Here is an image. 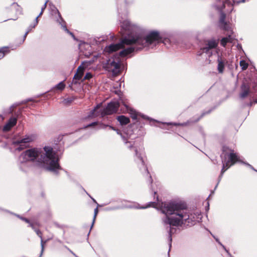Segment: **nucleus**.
Instances as JSON below:
<instances>
[{
	"instance_id": "1",
	"label": "nucleus",
	"mask_w": 257,
	"mask_h": 257,
	"mask_svg": "<svg viewBox=\"0 0 257 257\" xmlns=\"http://www.w3.org/2000/svg\"><path fill=\"white\" fill-rule=\"evenodd\" d=\"M161 210L167 216L165 224L179 226L186 223L193 224L196 221L192 214H189L186 205L182 202L162 203Z\"/></svg>"
},
{
	"instance_id": "2",
	"label": "nucleus",
	"mask_w": 257,
	"mask_h": 257,
	"mask_svg": "<svg viewBox=\"0 0 257 257\" xmlns=\"http://www.w3.org/2000/svg\"><path fill=\"white\" fill-rule=\"evenodd\" d=\"M160 37L158 33L156 32H151L146 38H143L140 35H128L127 37L124 38L120 43L112 44L106 47L105 51L110 53L116 51L120 49H123L119 53L121 56H126L132 53L134 51V48L130 47L124 49V45H136L139 47L138 49H141L143 47L149 46L156 42H159Z\"/></svg>"
},
{
	"instance_id": "3",
	"label": "nucleus",
	"mask_w": 257,
	"mask_h": 257,
	"mask_svg": "<svg viewBox=\"0 0 257 257\" xmlns=\"http://www.w3.org/2000/svg\"><path fill=\"white\" fill-rule=\"evenodd\" d=\"M44 149L45 152V156L42 155L40 149L28 150L21 155L19 161L23 164L36 160L38 162L43 163L44 167L50 171L56 172L60 169L58 158L52 149L49 147H46Z\"/></svg>"
},
{
	"instance_id": "4",
	"label": "nucleus",
	"mask_w": 257,
	"mask_h": 257,
	"mask_svg": "<svg viewBox=\"0 0 257 257\" xmlns=\"http://www.w3.org/2000/svg\"><path fill=\"white\" fill-rule=\"evenodd\" d=\"M101 104H98L93 109L90 116L95 117L97 116H104L105 115H109L115 113L119 106V102L117 101H112L108 104L105 108L101 109Z\"/></svg>"
},
{
	"instance_id": "5",
	"label": "nucleus",
	"mask_w": 257,
	"mask_h": 257,
	"mask_svg": "<svg viewBox=\"0 0 257 257\" xmlns=\"http://www.w3.org/2000/svg\"><path fill=\"white\" fill-rule=\"evenodd\" d=\"M223 153L225 154L224 157L226 156V154H227L228 152H229V154L228 155L229 160L226 161L225 159H223L222 158V163H223V167L222 169V173L225 171L227 169H228L231 166L234 164L236 162L239 161V157L236 155V154L234 153L232 151H229L227 147H224L223 148Z\"/></svg>"
},
{
	"instance_id": "6",
	"label": "nucleus",
	"mask_w": 257,
	"mask_h": 257,
	"mask_svg": "<svg viewBox=\"0 0 257 257\" xmlns=\"http://www.w3.org/2000/svg\"><path fill=\"white\" fill-rule=\"evenodd\" d=\"M90 63V62H84L78 68L76 73L74 76V79L79 80H80L84 73V69L88 66V64Z\"/></svg>"
},
{
	"instance_id": "7",
	"label": "nucleus",
	"mask_w": 257,
	"mask_h": 257,
	"mask_svg": "<svg viewBox=\"0 0 257 257\" xmlns=\"http://www.w3.org/2000/svg\"><path fill=\"white\" fill-rule=\"evenodd\" d=\"M34 137L32 136H27L20 141L14 142V144L20 145V147L17 148L18 150H21L24 148L22 146L26 147V144L32 142L34 140Z\"/></svg>"
},
{
	"instance_id": "8",
	"label": "nucleus",
	"mask_w": 257,
	"mask_h": 257,
	"mask_svg": "<svg viewBox=\"0 0 257 257\" xmlns=\"http://www.w3.org/2000/svg\"><path fill=\"white\" fill-rule=\"evenodd\" d=\"M120 103L124 105V106L125 107L126 110L131 114L132 118L134 119H137V116L138 115V113L135 110L129 107L127 104V102L122 98H120Z\"/></svg>"
},
{
	"instance_id": "9",
	"label": "nucleus",
	"mask_w": 257,
	"mask_h": 257,
	"mask_svg": "<svg viewBox=\"0 0 257 257\" xmlns=\"http://www.w3.org/2000/svg\"><path fill=\"white\" fill-rule=\"evenodd\" d=\"M17 119L15 117L11 118L8 122L4 126V131H9L11 128L15 125L17 123Z\"/></svg>"
},
{
	"instance_id": "10",
	"label": "nucleus",
	"mask_w": 257,
	"mask_h": 257,
	"mask_svg": "<svg viewBox=\"0 0 257 257\" xmlns=\"http://www.w3.org/2000/svg\"><path fill=\"white\" fill-rule=\"evenodd\" d=\"M232 33V30H230L228 32V36L227 37L223 38L221 40V45L225 47L227 43L232 42L233 40V37L231 36V34Z\"/></svg>"
},
{
	"instance_id": "11",
	"label": "nucleus",
	"mask_w": 257,
	"mask_h": 257,
	"mask_svg": "<svg viewBox=\"0 0 257 257\" xmlns=\"http://www.w3.org/2000/svg\"><path fill=\"white\" fill-rule=\"evenodd\" d=\"M217 44H218V42L215 40H212L208 41L207 42L208 47L203 48L202 49L203 51V52H207L209 50V49L215 48L217 46Z\"/></svg>"
},
{
	"instance_id": "12",
	"label": "nucleus",
	"mask_w": 257,
	"mask_h": 257,
	"mask_svg": "<svg viewBox=\"0 0 257 257\" xmlns=\"http://www.w3.org/2000/svg\"><path fill=\"white\" fill-rule=\"evenodd\" d=\"M117 119L121 125L126 124L130 122V119L123 115L118 116Z\"/></svg>"
},
{
	"instance_id": "13",
	"label": "nucleus",
	"mask_w": 257,
	"mask_h": 257,
	"mask_svg": "<svg viewBox=\"0 0 257 257\" xmlns=\"http://www.w3.org/2000/svg\"><path fill=\"white\" fill-rule=\"evenodd\" d=\"M121 27L123 30L130 31L133 30V26L131 24L129 21H125L123 22Z\"/></svg>"
},
{
	"instance_id": "14",
	"label": "nucleus",
	"mask_w": 257,
	"mask_h": 257,
	"mask_svg": "<svg viewBox=\"0 0 257 257\" xmlns=\"http://www.w3.org/2000/svg\"><path fill=\"white\" fill-rule=\"evenodd\" d=\"M218 4L217 7L218 9H222L225 7V5L226 4L229 5L230 4V2H228V0H217Z\"/></svg>"
},
{
	"instance_id": "15",
	"label": "nucleus",
	"mask_w": 257,
	"mask_h": 257,
	"mask_svg": "<svg viewBox=\"0 0 257 257\" xmlns=\"http://www.w3.org/2000/svg\"><path fill=\"white\" fill-rule=\"evenodd\" d=\"M218 67L217 69L219 73H222L224 68V64L223 62L221 60V59H218Z\"/></svg>"
},
{
	"instance_id": "16",
	"label": "nucleus",
	"mask_w": 257,
	"mask_h": 257,
	"mask_svg": "<svg viewBox=\"0 0 257 257\" xmlns=\"http://www.w3.org/2000/svg\"><path fill=\"white\" fill-rule=\"evenodd\" d=\"M242 92L240 93V96L243 98L245 97L249 93V88L246 87L245 86H242Z\"/></svg>"
},
{
	"instance_id": "17",
	"label": "nucleus",
	"mask_w": 257,
	"mask_h": 257,
	"mask_svg": "<svg viewBox=\"0 0 257 257\" xmlns=\"http://www.w3.org/2000/svg\"><path fill=\"white\" fill-rule=\"evenodd\" d=\"M225 15L224 14H221V18L220 20V25L224 29H228V26L224 23Z\"/></svg>"
},
{
	"instance_id": "18",
	"label": "nucleus",
	"mask_w": 257,
	"mask_h": 257,
	"mask_svg": "<svg viewBox=\"0 0 257 257\" xmlns=\"http://www.w3.org/2000/svg\"><path fill=\"white\" fill-rule=\"evenodd\" d=\"M240 66L242 70H246L248 66V63L245 60H241L239 63Z\"/></svg>"
},
{
	"instance_id": "19",
	"label": "nucleus",
	"mask_w": 257,
	"mask_h": 257,
	"mask_svg": "<svg viewBox=\"0 0 257 257\" xmlns=\"http://www.w3.org/2000/svg\"><path fill=\"white\" fill-rule=\"evenodd\" d=\"M65 87V84L62 81V82H60L59 84H58L55 87V89H56L59 90H62L64 89Z\"/></svg>"
},
{
	"instance_id": "20",
	"label": "nucleus",
	"mask_w": 257,
	"mask_h": 257,
	"mask_svg": "<svg viewBox=\"0 0 257 257\" xmlns=\"http://www.w3.org/2000/svg\"><path fill=\"white\" fill-rule=\"evenodd\" d=\"M47 3H48V1H46L45 4H44V5L43 6V7L41 8V12L40 13L39 15L36 18V25H37L38 23V17H40L43 14V13L44 10L46 9V8L47 7Z\"/></svg>"
},
{
	"instance_id": "21",
	"label": "nucleus",
	"mask_w": 257,
	"mask_h": 257,
	"mask_svg": "<svg viewBox=\"0 0 257 257\" xmlns=\"http://www.w3.org/2000/svg\"><path fill=\"white\" fill-rule=\"evenodd\" d=\"M111 66L115 68V70H113V72H117L119 69V64L115 62L111 63Z\"/></svg>"
},
{
	"instance_id": "22",
	"label": "nucleus",
	"mask_w": 257,
	"mask_h": 257,
	"mask_svg": "<svg viewBox=\"0 0 257 257\" xmlns=\"http://www.w3.org/2000/svg\"><path fill=\"white\" fill-rule=\"evenodd\" d=\"M8 48H4L0 50V59H2L5 55L6 53L7 52Z\"/></svg>"
},
{
	"instance_id": "23",
	"label": "nucleus",
	"mask_w": 257,
	"mask_h": 257,
	"mask_svg": "<svg viewBox=\"0 0 257 257\" xmlns=\"http://www.w3.org/2000/svg\"><path fill=\"white\" fill-rule=\"evenodd\" d=\"M36 232H37V234L41 238V245H42V250H43V249L44 245H43V240L42 236V233H41V232L39 230H37Z\"/></svg>"
},
{
	"instance_id": "24",
	"label": "nucleus",
	"mask_w": 257,
	"mask_h": 257,
	"mask_svg": "<svg viewBox=\"0 0 257 257\" xmlns=\"http://www.w3.org/2000/svg\"><path fill=\"white\" fill-rule=\"evenodd\" d=\"M92 75L90 73H87L86 74L84 79H89L90 78H92Z\"/></svg>"
},
{
	"instance_id": "25",
	"label": "nucleus",
	"mask_w": 257,
	"mask_h": 257,
	"mask_svg": "<svg viewBox=\"0 0 257 257\" xmlns=\"http://www.w3.org/2000/svg\"><path fill=\"white\" fill-rule=\"evenodd\" d=\"M97 213H98V209L95 208L94 210V217H93V223H94V222L95 221V219L96 216L97 214Z\"/></svg>"
},
{
	"instance_id": "26",
	"label": "nucleus",
	"mask_w": 257,
	"mask_h": 257,
	"mask_svg": "<svg viewBox=\"0 0 257 257\" xmlns=\"http://www.w3.org/2000/svg\"><path fill=\"white\" fill-rule=\"evenodd\" d=\"M64 28L67 33H69L73 38H74L73 34L72 33L70 32L65 26H64Z\"/></svg>"
},
{
	"instance_id": "27",
	"label": "nucleus",
	"mask_w": 257,
	"mask_h": 257,
	"mask_svg": "<svg viewBox=\"0 0 257 257\" xmlns=\"http://www.w3.org/2000/svg\"><path fill=\"white\" fill-rule=\"evenodd\" d=\"M57 13H58V16H59V17H60V19H61V21H62V18H61V16H60V15L59 12L58 11H57Z\"/></svg>"
},
{
	"instance_id": "28",
	"label": "nucleus",
	"mask_w": 257,
	"mask_h": 257,
	"mask_svg": "<svg viewBox=\"0 0 257 257\" xmlns=\"http://www.w3.org/2000/svg\"><path fill=\"white\" fill-rule=\"evenodd\" d=\"M22 219L26 221V222H29V220L26 218H22Z\"/></svg>"
},
{
	"instance_id": "29",
	"label": "nucleus",
	"mask_w": 257,
	"mask_h": 257,
	"mask_svg": "<svg viewBox=\"0 0 257 257\" xmlns=\"http://www.w3.org/2000/svg\"><path fill=\"white\" fill-rule=\"evenodd\" d=\"M84 45H85V46L86 47H87V48H88L90 47V46H89L88 44H84Z\"/></svg>"
},
{
	"instance_id": "30",
	"label": "nucleus",
	"mask_w": 257,
	"mask_h": 257,
	"mask_svg": "<svg viewBox=\"0 0 257 257\" xmlns=\"http://www.w3.org/2000/svg\"><path fill=\"white\" fill-rule=\"evenodd\" d=\"M95 124V123H92L91 124H90L89 125H88V126H92V125H93Z\"/></svg>"
},
{
	"instance_id": "31",
	"label": "nucleus",
	"mask_w": 257,
	"mask_h": 257,
	"mask_svg": "<svg viewBox=\"0 0 257 257\" xmlns=\"http://www.w3.org/2000/svg\"><path fill=\"white\" fill-rule=\"evenodd\" d=\"M138 157L140 158L141 160L142 161V163L144 164V161L142 160V159L140 156H138Z\"/></svg>"
},
{
	"instance_id": "32",
	"label": "nucleus",
	"mask_w": 257,
	"mask_h": 257,
	"mask_svg": "<svg viewBox=\"0 0 257 257\" xmlns=\"http://www.w3.org/2000/svg\"><path fill=\"white\" fill-rule=\"evenodd\" d=\"M200 216H201V214H198V218H200V219L201 218V217H200Z\"/></svg>"
},
{
	"instance_id": "33",
	"label": "nucleus",
	"mask_w": 257,
	"mask_h": 257,
	"mask_svg": "<svg viewBox=\"0 0 257 257\" xmlns=\"http://www.w3.org/2000/svg\"><path fill=\"white\" fill-rule=\"evenodd\" d=\"M136 155H137V156H138V152H137V151H136Z\"/></svg>"
},
{
	"instance_id": "34",
	"label": "nucleus",
	"mask_w": 257,
	"mask_h": 257,
	"mask_svg": "<svg viewBox=\"0 0 257 257\" xmlns=\"http://www.w3.org/2000/svg\"><path fill=\"white\" fill-rule=\"evenodd\" d=\"M254 102L257 103V99L254 100Z\"/></svg>"
},
{
	"instance_id": "35",
	"label": "nucleus",
	"mask_w": 257,
	"mask_h": 257,
	"mask_svg": "<svg viewBox=\"0 0 257 257\" xmlns=\"http://www.w3.org/2000/svg\"><path fill=\"white\" fill-rule=\"evenodd\" d=\"M244 1H245V0H242L241 2H244Z\"/></svg>"
}]
</instances>
